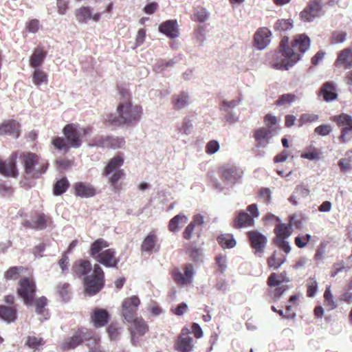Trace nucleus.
I'll return each mask as SVG.
<instances>
[{
	"label": "nucleus",
	"instance_id": "nucleus-56",
	"mask_svg": "<svg viewBox=\"0 0 352 352\" xmlns=\"http://www.w3.org/2000/svg\"><path fill=\"white\" fill-rule=\"evenodd\" d=\"M346 34L344 32H335L332 34L331 43L338 44L346 40Z\"/></svg>",
	"mask_w": 352,
	"mask_h": 352
},
{
	"label": "nucleus",
	"instance_id": "nucleus-32",
	"mask_svg": "<svg viewBox=\"0 0 352 352\" xmlns=\"http://www.w3.org/2000/svg\"><path fill=\"white\" fill-rule=\"evenodd\" d=\"M320 91L326 101H331L337 98L336 87L331 82L324 83Z\"/></svg>",
	"mask_w": 352,
	"mask_h": 352
},
{
	"label": "nucleus",
	"instance_id": "nucleus-14",
	"mask_svg": "<svg viewBox=\"0 0 352 352\" xmlns=\"http://www.w3.org/2000/svg\"><path fill=\"white\" fill-rule=\"evenodd\" d=\"M20 287L18 289L19 296L27 305L32 302L35 296L36 286L34 282L28 278H23L20 281Z\"/></svg>",
	"mask_w": 352,
	"mask_h": 352
},
{
	"label": "nucleus",
	"instance_id": "nucleus-27",
	"mask_svg": "<svg viewBox=\"0 0 352 352\" xmlns=\"http://www.w3.org/2000/svg\"><path fill=\"white\" fill-rule=\"evenodd\" d=\"M335 64L337 67L344 65L346 68H350L352 66V50L346 48L340 52Z\"/></svg>",
	"mask_w": 352,
	"mask_h": 352
},
{
	"label": "nucleus",
	"instance_id": "nucleus-28",
	"mask_svg": "<svg viewBox=\"0 0 352 352\" xmlns=\"http://www.w3.org/2000/svg\"><path fill=\"white\" fill-rule=\"evenodd\" d=\"M190 97L186 92H182L173 97L172 102L173 109L175 110H181L189 104Z\"/></svg>",
	"mask_w": 352,
	"mask_h": 352
},
{
	"label": "nucleus",
	"instance_id": "nucleus-40",
	"mask_svg": "<svg viewBox=\"0 0 352 352\" xmlns=\"http://www.w3.org/2000/svg\"><path fill=\"white\" fill-rule=\"evenodd\" d=\"M32 81L36 86H39L43 83H47V75L45 72L39 69H34L32 74Z\"/></svg>",
	"mask_w": 352,
	"mask_h": 352
},
{
	"label": "nucleus",
	"instance_id": "nucleus-30",
	"mask_svg": "<svg viewBox=\"0 0 352 352\" xmlns=\"http://www.w3.org/2000/svg\"><path fill=\"white\" fill-rule=\"evenodd\" d=\"M45 56L46 52L43 48L37 47L34 49L30 58V65L34 69H38V67L43 63Z\"/></svg>",
	"mask_w": 352,
	"mask_h": 352
},
{
	"label": "nucleus",
	"instance_id": "nucleus-44",
	"mask_svg": "<svg viewBox=\"0 0 352 352\" xmlns=\"http://www.w3.org/2000/svg\"><path fill=\"white\" fill-rule=\"evenodd\" d=\"M297 99V96L292 94H285L281 95L276 100V104L278 106L291 104Z\"/></svg>",
	"mask_w": 352,
	"mask_h": 352
},
{
	"label": "nucleus",
	"instance_id": "nucleus-59",
	"mask_svg": "<svg viewBox=\"0 0 352 352\" xmlns=\"http://www.w3.org/2000/svg\"><path fill=\"white\" fill-rule=\"evenodd\" d=\"M218 269L221 272H224L227 268V258L223 255H219L216 258Z\"/></svg>",
	"mask_w": 352,
	"mask_h": 352
},
{
	"label": "nucleus",
	"instance_id": "nucleus-16",
	"mask_svg": "<svg viewBox=\"0 0 352 352\" xmlns=\"http://www.w3.org/2000/svg\"><path fill=\"white\" fill-rule=\"evenodd\" d=\"M277 133V127H261L255 131L254 138L257 146L266 147L270 142L272 138Z\"/></svg>",
	"mask_w": 352,
	"mask_h": 352
},
{
	"label": "nucleus",
	"instance_id": "nucleus-62",
	"mask_svg": "<svg viewBox=\"0 0 352 352\" xmlns=\"http://www.w3.org/2000/svg\"><path fill=\"white\" fill-rule=\"evenodd\" d=\"M224 115V120L230 124H234L238 121V116L233 111H222Z\"/></svg>",
	"mask_w": 352,
	"mask_h": 352
},
{
	"label": "nucleus",
	"instance_id": "nucleus-25",
	"mask_svg": "<svg viewBox=\"0 0 352 352\" xmlns=\"http://www.w3.org/2000/svg\"><path fill=\"white\" fill-rule=\"evenodd\" d=\"M75 193L81 197H91L95 195L96 189L92 185L84 182H77L74 184Z\"/></svg>",
	"mask_w": 352,
	"mask_h": 352
},
{
	"label": "nucleus",
	"instance_id": "nucleus-1",
	"mask_svg": "<svg viewBox=\"0 0 352 352\" xmlns=\"http://www.w3.org/2000/svg\"><path fill=\"white\" fill-rule=\"evenodd\" d=\"M17 158L19 159L24 168V172L28 177L38 179L47 170V162L37 154L30 151H16L7 160H0V173L7 177H17L19 175L16 165Z\"/></svg>",
	"mask_w": 352,
	"mask_h": 352
},
{
	"label": "nucleus",
	"instance_id": "nucleus-19",
	"mask_svg": "<svg viewBox=\"0 0 352 352\" xmlns=\"http://www.w3.org/2000/svg\"><path fill=\"white\" fill-rule=\"evenodd\" d=\"M131 322H132L130 327L131 342L133 345L136 346L138 340H136L135 336L144 335L148 331V326L142 318H135Z\"/></svg>",
	"mask_w": 352,
	"mask_h": 352
},
{
	"label": "nucleus",
	"instance_id": "nucleus-36",
	"mask_svg": "<svg viewBox=\"0 0 352 352\" xmlns=\"http://www.w3.org/2000/svg\"><path fill=\"white\" fill-rule=\"evenodd\" d=\"M286 261V258L277 253V251H274L271 256H270L267 259V264L270 268H273L274 270L280 267Z\"/></svg>",
	"mask_w": 352,
	"mask_h": 352
},
{
	"label": "nucleus",
	"instance_id": "nucleus-58",
	"mask_svg": "<svg viewBox=\"0 0 352 352\" xmlns=\"http://www.w3.org/2000/svg\"><path fill=\"white\" fill-rule=\"evenodd\" d=\"M36 305V311L38 314H43L45 310L43 309L45 306L47 305V298L45 297H41L37 299L35 302Z\"/></svg>",
	"mask_w": 352,
	"mask_h": 352
},
{
	"label": "nucleus",
	"instance_id": "nucleus-41",
	"mask_svg": "<svg viewBox=\"0 0 352 352\" xmlns=\"http://www.w3.org/2000/svg\"><path fill=\"white\" fill-rule=\"evenodd\" d=\"M324 305L328 307L329 309L332 310L337 307L336 302L333 300V296L331 291L330 286L327 287L324 293Z\"/></svg>",
	"mask_w": 352,
	"mask_h": 352
},
{
	"label": "nucleus",
	"instance_id": "nucleus-24",
	"mask_svg": "<svg viewBox=\"0 0 352 352\" xmlns=\"http://www.w3.org/2000/svg\"><path fill=\"white\" fill-rule=\"evenodd\" d=\"M124 164V157L122 154H119L111 158L103 171V175L108 177L114 171L122 170L120 167Z\"/></svg>",
	"mask_w": 352,
	"mask_h": 352
},
{
	"label": "nucleus",
	"instance_id": "nucleus-61",
	"mask_svg": "<svg viewBox=\"0 0 352 352\" xmlns=\"http://www.w3.org/2000/svg\"><path fill=\"white\" fill-rule=\"evenodd\" d=\"M314 131L316 133L320 135L324 136L330 133V132L331 131V128L330 125L322 124L317 126L315 129Z\"/></svg>",
	"mask_w": 352,
	"mask_h": 352
},
{
	"label": "nucleus",
	"instance_id": "nucleus-49",
	"mask_svg": "<svg viewBox=\"0 0 352 352\" xmlns=\"http://www.w3.org/2000/svg\"><path fill=\"white\" fill-rule=\"evenodd\" d=\"M307 296L313 297L318 290V283L315 278H309L307 280Z\"/></svg>",
	"mask_w": 352,
	"mask_h": 352
},
{
	"label": "nucleus",
	"instance_id": "nucleus-6",
	"mask_svg": "<svg viewBox=\"0 0 352 352\" xmlns=\"http://www.w3.org/2000/svg\"><path fill=\"white\" fill-rule=\"evenodd\" d=\"M109 246V243L104 239H98L91 243L90 255L104 267H115L118 264L119 259L116 256L114 250L107 249L102 251L103 248H108Z\"/></svg>",
	"mask_w": 352,
	"mask_h": 352
},
{
	"label": "nucleus",
	"instance_id": "nucleus-5",
	"mask_svg": "<svg viewBox=\"0 0 352 352\" xmlns=\"http://www.w3.org/2000/svg\"><path fill=\"white\" fill-rule=\"evenodd\" d=\"M84 340L87 341L89 352H104L100 345L99 336L86 328L78 329L72 337L65 339L61 344V348L64 350L75 349Z\"/></svg>",
	"mask_w": 352,
	"mask_h": 352
},
{
	"label": "nucleus",
	"instance_id": "nucleus-18",
	"mask_svg": "<svg viewBox=\"0 0 352 352\" xmlns=\"http://www.w3.org/2000/svg\"><path fill=\"white\" fill-rule=\"evenodd\" d=\"M190 330L184 327L178 337L175 349L180 352H191L193 350L192 338L190 336Z\"/></svg>",
	"mask_w": 352,
	"mask_h": 352
},
{
	"label": "nucleus",
	"instance_id": "nucleus-53",
	"mask_svg": "<svg viewBox=\"0 0 352 352\" xmlns=\"http://www.w3.org/2000/svg\"><path fill=\"white\" fill-rule=\"evenodd\" d=\"M219 143L217 140H210L206 146V152L209 155H212L219 150Z\"/></svg>",
	"mask_w": 352,
	"mask_h": 352
},
{
	"label": "nucleus",
	"instance_id": "nucleus-42",
	"mask_svg": "<svg viewBox=\"0 0 352 352\" xmlns=\"http://www.w3.org/2000/svg\"><path fill=\"white\" fill-rule=\"evenodd\" d=\"M69 186V182L65 177H63L56 182L54 188V192L56 195H60L65 192Z\"/></svg>",
	"mask_w": 352,
	"mask_h": 352
},
{
	"label": "nucleus",
	"instance_id": "nucleus-64",
	"mask_svg": "<svg viewBox=\"0 0 352 352\" xmlns=\"http://www.w3.org/2000/svg\"><path fill=\"white\" fill-rule=\"evenodd\" d=\"M338 166L343 172H347L352 168V164L350 160L341 159L338 162Z\"/></svg>",
	"mask_w": 352,
	"mask_h": 352
},
{
	"label": "nucleus",
	"instance_id": "nucleus-35",
	"mask_svg": "<svg viewBox=\"0 0 352 352\" xmlns=\"http://www.w3.org/2000/svg\"><path fill=\"white\" fill-rule=\"evenodd\" d=\"M91 263L87 260L79 261L73 267L74 271L79 276L87 274L91 270Z\"/></svg>",
	"mask_w": 352,
	"mask_h": 352
},
{
	"label": "nucleus",
	"instance_id": "nucleus-47",
	"mask_svg": "<svg viewBox=\"0 0 352 352\" xmlns=\"http://www.w3.org/2000/svg\"><path fill=\"white\" fill-rule=\"evenodd\" d=\"M318 120V116L314 113H303L300 116L298 122L302 126L307 123H311Z\"/></svg>",
	"mask_w": 352,
	"mask_h": 352
},
{
	"label": "nucleus",
	"instance_id": "nucleus-17",
	"mask_svg": "<svg viewBox=\"0 0 352 352\" xmlns=\"http://www.w3.org/2000/svg\"><path fill=\"white\" fill-rule=\"evenodd\" d=\"M251 246L256 254H262L267 244V238L260 232L255 230L248 233Z\"/></svg>",
	"mask_w": 352,
	"mask_h": 352
},
{
	"label": "nucleus",
	"instance_id": "nucleus-51",
	"mask_svg": "<svg viewBox=\"0 0 352 352\" xmlns=\"http://www.w3.org/2000/svg\"><path fill=\"white\" fill-rule=\"evenodd\" d=\"M111 175L109 177V182L111 184V186L115 187L118 182L124 176V170L122 169L114 171Z\"/></svg>",
	"mask_w": 352,
	"mask_h": 352
},
{
	"label": "nucleus",
	"instance_id": "nucleus-37",
	"mask_svg": "<svg viewBox=\"0 0 352 352\" xmlns=\"http://www.w3.org/2000/svg\"><path fill=\"white\" fill-rule=\"evenodd\" d=\"M0 318L8 322L14 321L16 319V309L7 306H0Z\"/></svg>",
	"mask_w": 352,
	"mask_h": 352
},
{
	"label": "nucleus",
	"instance_id": "nucleus-39",
	"mask_svg": "<svg viewBox=\"0 0 352 352\" xmlns=\"http://www.w3.org/2000/svg\"><path fill=\"white\" fill-rule=\"evenodd\" d=\"M218 242L223 248H232L236 245V241L233 235L230 234H224L220 235L218 239Z\"/></svg>",
	"mask_w": 352,
	"mask_h": 352
},
{
	"label": "nucleus",
	"instance_id": "nucleus-38",
	"mask_svg": "<svg viewBox=\"0 0 352 352\" xmlns=\"http://www.w3.org/2000/svg\"><path fill=\"white\" fill-rule=\"evenodd\" d=\"M76 20L81 23H87L91 19V12L89 7H82L75 11Z\"/></svg>",
	"mask_w": 352,
	"mask_h": 352
},
{
	"label": "nucleus",
	"instance_id": "nucleus-4",
	"mask_svg": "<svg viewBox=\"0 0 352 352\" xmlns=\"http://www.w3.org/2000/svg\"><path fill=\"white\" fill-rule=\"evenodd\" d=\"M63 133L67 141L63 138H55L52 140V144L58 150H63L65 153H67L69 146L78 148L82 144L81 138L91 133V129L81 128L77 124H67L63 129Z\"/></svg>",
	"mask_w": 352,
	"mask_h": 352
},
{
	"label": "nucleus",
	"instance_id": "nucleus-48",
	"mask_svg": "<svg viewBox=\"0 0 352 352\" xmlns=\"http://www.w3.org/2000/svg\"><path fill=\"white\" fill-rule=\"evenodd\" d=\"M240 101L236 100H223L220 105L221 111H232L234 108L239 104Z\"/></svg>",
	"mask_w": 352,
	"mask_h": 352
},
{
	"label": "nucleus",
	"instance_id": "nucleus-22",
	"mask_svg": "<svg viewBox=\"0 0 352 352\" xmlns=\"http://www.w3.org/2000/svg\"><path fill=\"white\" fill-rule=\"evenodd\" d=\"M160 250V244L158 243V239L155 234L150 233L143 240L141 245V250L148 253L153 252H157Z\"/></svg>",
	"mask_w": 352,
	"mask_h": 352
},
{
	"label": "nucleus",
	"instance_id": "nucleus-33",
	"mask_svg": "<svg viewBox=\"0 0 352 352\" xmlns=\"http://www.w3.org/2000/svg\"><path fill=\"white\" fill-rule=\"evenodd\" d=\"M51 223L50 218L44 214H39L38 217L30 223V227L36 230H43Z\"/></svg>",
	"mask_w": 352,
	"mask_h": 352
},
{
	"label": "nucleus",
	"instance_id": "nucleus-45",
	"mask_svg": "<svg viewBox=\"0 0 352 352\" xmlns=\"http://www.w3.org/2000/svg\"><path fill=\"white\" fill-rule=\"evenodd\" d=\"M292 28V23L289 19H279L274 25V30L282 32L290 30Z\"/></svg>",
	"mask_w": 352,
	"mask_h": 352
},
{
	"label": "nucleus",
	"instance_id": "nucleus-13",
	"mask_svg": "<svg viewBox=\"0 0 352 352\" xmlns=\"http://www.w3.org/2000/svg\"><path fill=\"white\" fill-rule=\"evenodd\" d=\"M173 277L175 282L179 286L185 287L192 284L195 274L193 265L188 264L184 267L183 274L179 270L175 269L173 272Z\"/></svg>",
	"mask_w": 352,
	"mask_h": 352
},
{
	"label": "nucleus",
	"instance_id": "nucleus-9",
	"mask_svg": "<svg viewBox=\"0 0 352 352\" xmlns=\"http://www.w3.org/2000/svg\"><path fill=\"white\" fill-rule=\"evenodd\" d=\"M322 9V0H311L300 12V18L307 22L313 21L321 15Z\"/></svg>",
	"mask_w": 352,
	"mask_h": 352
},
{
	"label": "nucleus",
	"instance_id": "nucleus-60",
	"mask_svg": "<svg viewBox=\"0 0 352 352\" xmlns=\"http://www.w3.org/2000/svg\"><path fill=\"white\" fill-rule=\"evenodd\" d=\"M274 243L282 249L285 253L288 254L291 251L289 242L286 239H274Z\"/></svg>",
	"mask_w": 352,
	"mask_h": 352
},
{
	"label": "nucleus",
	"instance_id": "nucleus-7",
	"mask_svg": "<svg viewBox=\"0 0 352 352\" xmlns=\"http://www.w3.org/2000/svg\"><path fill=\"white\" fill-rule=\"evenodd\" d=\"M104 272L98 264H95L93 274L85 278L86 291L90 295L98 292L104 285Z\"/></svg>",
	"mask_w": 352,
	"mask_h": 352
},
{
	"label": "nucleus",
	"instance_id": "nucleus-34",
	"mask_svg": "<svg viewBox=\"0 0 352 352\" xmlns=\"http://www.w3.org/2000/svg\"><path fill=\"white\" fill-rule=\"evenodd\" d=\"M289 279L286 277V274L281 273L278 274L276 273H272L267 278V285L270 287H273L274 286L280 285L281 283L283 284L284 282L288 283Z\"/></svg>",
	"mask_w": 352,
	"mask_h": 352
},
{
	"label": "nucleus",
	"instance_id": "nucleus-21",
	"mask_svg": "<svg viewBox=\"0 0 352 352\" xmlns=\"http://www.w3.org/2000/svg\"><path fill=\"white\" fill-rule=\"evenodd\" d=\"M159 31L171 38H177L179 34L178 24L175 20H168L162 23L159 26Z\"/></svg>",
	"mask_w": 352,
	"mask_h": 352
},
{
	"label": "nucleus",
	"instance_id": "nucleus-31",
	"mask_svg": "<svg viewBox=\"0 0 352 352\" xmlns=\"http://www.w3.org/2000/svg\"><path fill=\"white\" fill-rule=\"evenodd\" d=\"M292 226L289 223H279L274 229L276 237L274 239H286L292 233Z\"/></svg>",
	"mask_w": 352,
	"mask_h": 352
},
{
	"label": "nucleus",
	"instance_id": "nucleus-10",
	"mask_svg": "<svg viewBox=\"0 0 352 352\" xmlns=\"http://www.w3.org/2000/svg\"><path fill=\"white\" fill-rule=\"evenodd\" d=\"M140 300L136 296L124 300L122 305V315L128 322L135 319Z\"/></svg>",
	"mask_w": 352,
	"mask_h": 352
},
{
	"label": "nucleus",
	"instance_id": "nucleus-20",
	"mask_svg": "<svg viewBox=\"0 0 352 352\" xmlns=\"http://www.w3.org/2000/svg\"><path fill=\"white\" fill-rule=\"evenodd\" d=\"M271 32L266 28H259L254 34V44L259 50H264L270 43Z\"/></svg>",
	"mask_w": 352,
	"mask_h": 352
},
{
	"label": "nucleus",
	"instance_id": "nucleus-29",
	"mask_svg": "<svg viewBox=\"0 0 352 352\" xmlns=\"http://www.w3.org/2000/svg\"><path fill=\"white\" fill-rule=\"evenodd\" d=\"M188 218L184 214H179L172 218L168 223V229L172 232H178L181 227L188 222Z\"/></svg>",
	"mask_w": 352,
	"mask_h": 352
},
{
	"label": "nucleus",
	"instance_id": "nucleus-46",
	"mask_svg": "<svg viewBox=\"0 0 352 352\" xmlns=\"http://www.w3.org/2000/svg\"><path fill=\"white\" fill-rule=\"evenodd\" d=\"M275 287L276 288L274 289L270 290V294L274 300H277L284 294V292L287 290L288 287L283 283Z\"/></svg>",
	"mask_w": 352,
	"mask_h": 352
},
{
	"label": "nucleus",
	"instance_id": "nucleus-11",
	"mask_svg": "<svg viewBox=\"0 0 352 352\" xmlns=\"http://www.w3.org/2000/svg\"><path fill=\"white\" fill-rule=\"evenodd\" d=\"M93 144L102 148L118 149L124 148L125 140L120 137L99 136L94 138Z\"/></svg>",
	"mask_w": 352,
	"mask_h": 352
},
{
	"label": "nucleus",
	"instance_id": "nucleus-43",
	"mask_svg": "<svg viewBox=\"0 0 352 352\" xmlns=\"http://www.w3.org/2000/svg\"><path fill=\"white\" fill-rule=\"evenodd\" d=\"M23 267H12L6 272L4 277L7 280H15L18 278L19 274L23 272Z\"/></svg>",
	"mask_w": 352,
	"mask_h": 352
},
{
	"label": "nucleus",
	"instance_id": "nucleus-23",
	"mask_svg": "<svg viewBox=\"0 0 352 352\" xmlns=\"http://www.w3.org/2000/svg\"><path fill=\"white\" fill-rule=\"evenodd\" d=\"M19 124L14 120H5L0 125V134L9 135L15 138L19 135Z\"/></svg>",
	"mask_w": 352,
	"mask_h": 352
},
{
	"label": "nucleus",
	"instance_id": "nucleus-63",
	"mask_svg": "<svg viewBox=\"0 0 352 352\" xmlns=\"http://www.w3.org/2000/svg\"><path fill=\"white\" fill-rule=\"evenodd\" d=\"M264 121L265 123V127H277L276 124L278 122V119L276 117L272 116V114H267L265 116Z\"/></svg>",
	"mask_w": 352,
	"mask_h": 352
},
{
	"label": "nucleus",
	"instance_id": "nucleus-52",
	"mask_svg": "<svg viewBox=\"0 0 352 352\" xmlns=\"http://www.w3.org/2000/svg\"><path fill=\"white\" fill-rule=\"evenodd\" d=\"M192 127V122L188 118H184L182 125L179 127L178 130L182 134L188 135L190 133Z\"/></svg>",
	"mask_w": 352,
	"mask_h": 352
},
{
	"label": "nucleus",
	"instance_id": "nucleus-8",
	"mask_svg": "<svg viewBox=\"0 0 352 352\" xmlns=\"http://www.w3.org/2000/svg\"><path fill=\"white\" fill-rule=\"evenodd\" d=\"M247 210L250 214L247 213L244 210L239 211L237 217L234 220V228H241L243 227L254 226V219L258 217L259 215L257 205L256 204H252L248 206Z\"/></svg>",
	"mask_w": 352,
	"mask_h": 352
},
{
	"label": "nucleus",
	"instance_id": "nucleus-3",
	"mask_svg": "<svg viewBox=\"0 0 352 352\" xmlns=\"http://www.w3.org/2000/svg\"><path fill=\"white\" fill-rule=\"evenodd\" d=\"M120 93L123 99L120 101L116 114L108 115L107 121L116 126H131L136 124L141 119L142 107L132 104L128 90L123 89Z\"/></svg>",
	"mask_w": 352,
	"mask_h": 352
},
{
	"label": "nucleus",
	"instance_id": "nucleus-54",
	"mask_svg": "<svg viewBox=\"0 0 352 352\" xmlns=\"http://www.w3.org/2000/svg\"><path fill=\"white\" fill-rule=\"evenodd\" d=\"M26 344L30 348L37 349L39 346L43 344V341L41 338H38L34 336H29Z\"/></svg>",
	"mask_w": 352,
	"mask_h": 352
},
{
	"label": "nucleus",
	"instance_id": "nucleus-15",
	"mask_svg": "<svg viewBox=\"0 0 352 352\" xmlns=\"http://www.w3.org/2000/svg\"><path fill=\"white\" fill-rule=\"evenodd\" d=\"M221 179L228 185L236 183L241 177L240 169L233 165H226L220 168Z\"/></svg>",
	"mask_w": 352,
	"mask_h": 352
},
{
	"label": "nucleus",
	"instance_id": "nucleus-2",
	"mask_svg": "<svg viewBox=\"0 0 352 352\" xmlns=\"http://www.w3.org/2000/svg\"><path fill=\"white\" fill-rule=\"evenodd\" d=\"M289 38L284 36L280 42V52L276 54L275 60L272 63V67L276 69L287 70L294 65L300 59V52L305 53L310 47V39L305 34L298 36L292 43V47H288Z\"/></svg>",
	"mask_w": 352,
	"mask_h": 352
},
{
	"label": "nucleus",
	"instance_id": "nucleus-26",
	"mask_svg": "<svg viewBox=\"0 0 352 352\" xmlns=\"http://www.w3.org/2000/svg\"><path fill=\"white\" fill-rule=\"evenodd\" d=\"M108 318L109 314L105 309H96L91 315V320L97 327L104 326Z\"/></svg>",
	"mask_w": 352,
	"mask_h": 352
},
{
	"label": "nucleus",
	"instance_id": "nucleus-12",
	"mask_svg": "<svg viewBox=\"0 0 352 352\" xmlns=\"http://www.w3.org/2000/svg\"><path fill=\"white\" fill-rule=\"evenodd\" d=\"M335 122L341 128L340 139L346 142L352 138V117L347 114H342L334 117Z\"/></svg>",
	"mask_w": 352,
	"mask_h": 352
},
{
	"label": "nucleus",
	"instance_id": "nucleus-57",
	"mask_svg": "<svg viewBox=\"0 0 352 352\" xmlns=\"http://www.w3.org/2000/svg\"><path fill=\"white\" fill-rule=\"evenodd\" d=\"M258 197L266 203H270L272 197V192L270 188H263L258 192Z\"/></svg>",
	"mask_w": 352,
	"mask_h": 352
},
{
	"label": "nucleus",
	"instance_id": "nucleus-55",
	"mask_svg": "<svg viewBox=\"0 0 352 352\" xmlns=\"http://www.w3.org/2000/svg\"><path fill=\"white\" fill-rule=\"evenodd\" d=\"M294 193L298 194L300 197L302 198H306L309 197L310 194V190L307 186L305 184H300L296 186Z\"/></svg>",
	"mask_w": 352,
	"mask_h": 352
},
{
	"label": "nucleus",
	"instance_id": "nucleus-50",
	"mask_svg": "<svg viewBox=\"0 0 352 352\" xmlns=\"http://www.w3.org/2000/svg\"><path fill=\"white\" fill-rule=\"evenodd\" d=\"M195 16L197 21L204 23L209 19L210 12L206 8H201L197 10Z\"/></svg>",
	"mask_w": 352,
	"mask_h": 352
}]
</instances>
